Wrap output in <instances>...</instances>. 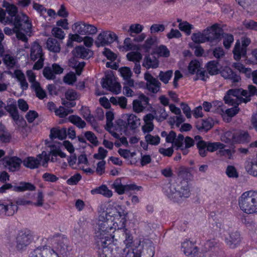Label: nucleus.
Listing matches in <instances>:
<instances>
[{"label": "nucleus", "mask_w": 257, "mask_h": 257, "mask_svg": "<svg viewBox=\"0 0 257 257\" xmlns=\"http://www.w3.org/2000/svg\"><path fill=\"white\" fill-rule=\"evenodd\" d=\"M164 192L170 199L179 201L182 198H188L190 195V186L187 181L169 183L164 188Z\"/></svg>", "instance_id": "f257e3e1"}, {"label": "nucleus", "mask_w": 257, "mask_h": 257, "mask_svg": "<svg viewBox=\"0 0 257 257\" xmlns=\"http://www.w3.org/2000/svg\"><path fill=\"white\" fill-rule=\"evenodd\" d=\"M238 204L244 213L250 214L257 212V192L250 190L243 193L238 198Z\"/></svg>", "instance_id": "f03ea898"}, {"label": "nucleus", "mask_w": 257, "mask_h": 257, "mask_svg": "<svg viewBox=\"0 0 257 257\" xmlns=\"http://www.w3.org/2000/svg\"><path fill=\"white\" fill-rule=\"evenodd\" d=\"M247 90L242 88L230 89L228 90L224 97L225 103L232 105H238L241 103H246L250 101L248 98H245Z\"/></svg>", "instance_id": "7ed1b4c3"}, {"label": "nucleus", "mask_w": 257, "mask_h": 257, "mask_svg": "<svg viewBox=\"0 0 257 257\" xmlns=\"http://www.w3.org/2000/svg\"><path fill=\"white\" fill-rule=\"evenodd\" d=\"M33 240L32 232L28 229H24L18 232L16 237V249L20 252L26 250Z\"/></svg>", "instance_id": "20e7f679"}, {"label": "nucleus", "mask_w": 257, "mask_h": 257, "mask_svg": "<svg viewBox=\"0 0 257 257\" xmlns=\"http://www.w3.org/2000/svg\"><path fill=\"white\" fill-rule=\"evenodd\" d=\"M42 161V165L44 167H47L48 162L49 161V156L45 151H43L41 154L37 156L36 158L28 157L23 161L24 166L31 169H34L39 167L40 162Z\"/></svg>", "instance_id": "39448f33"}, {"label": "nucleus", "mask_w": 257, "mask_h": 257, "mask_svg": "<svg viewBox=\"0 0 257 257\" xmlns=\"http://www.w3.org/2000/svg\"><path fill=\"white\" fill-rule=\"evenodd\" d=\"M30 58L33 61L38 59L33 66V69L39 70L43 67L44 60V54L42 47L36 42H34L31 46Z\"/></svg>", "instance_id": "423d86ee"}, {"label": "nucleus", "mask_w": 257, "mask_h": 257, "mask_svg": "<svg viewBox=\"0 0 257 257\" xmlns=\"http://www.w3.org/2000/svg\"><path fill=\"white\" fill-rule=\"evenodd\" d=\"M187 75H196L194 78L195 80L201 79L205 81L208 78L207 73L202 69L201 63L198 60L195 59L190 61L188 66Z\"/></svg>", "instance_id": "0eeeda50"}, {"label": "nucleus", "mask_w": 257, "mask_h": 257, "mask_svg": "<svg viewBox=\"0 0 257 257\" xmlns=\"http://www.w3.org/2000/svg\"><path fill=\"white\" fill-rule=\"evenodd\" d=\"M101 85L103 88L115 94H118L121 91L120 84L116 81L115 77L112 74L105 75V77L102 79Z\"/></svg>", "instance_id": "6e6552de"}, {"label": "nucleus", "mask_w": 257, "mask_h": 257, "mask_svg": "<svg viewBox=\"0 0 257 257\" xmlns=\"http://www.w3.org/2000/svg\"><path fill=\"white\" fill-rule=\"evenodd\" d=\"M72 29L74 32L80 35H94L96 33V27L92 25L86 23L83 21H79L74 23Z\"/></svg>", "instance_id": "1a4fd4ad"}, {"label": "nucleus", "mask_w": 257, "mask_h": 257, "mask_svg": "<svg viewBox=\"0 0 257 257\" xmlns=\"http://www.w3.org/2000/svg\"><path fill=\"white\" fill-rule=\"evenodd\" d=\"M222 31L223 30L219 27L217 24H215L211 27H207L204 30L207 42L213 43L220 41Z\"/></svg>", "instance_id": "9d476101"}, {"label": "nucleus", "mask_w": 257, "mask_h": 257, "mask_svg": "<svg viewBox=\"0 0 257 257\" xmlns=\"http://www.w3.org/2000/svg\"><path fill=\"white\" fill-rule=\"evenodd\" d=\"M117 36L113 32L105 31L100 33L95 42V44L97 47L104 46L110 44L116 40Z\"/></svg>", "instance_id": "9b49d317"}, {"label": "nucleus", "mask_w": 257, "mask_h": 257, "mask_svg": "<svg viewBox=\"0 0 257 257\" xmlns=\"http://www.w3.org/2000/svg\"><path fill=\"white\" fill-rule=\"evenodd\" d=\"M14 25L15 29H20L26 33L30 32L32 25L28 17L24 14H18L15 18Z\"/></svg>", "instance_id": "f8f14e48"}, {"label": "nucleus", "mask_w": 257, "mask_h": 257, "mask_svg": "<svg viewBox=\"0 0 257 257\" xmlns=\"http://www.w3.org/2000/svg\"><path fill=\"white\" fill-rule=\"evenodd\" d=\"M250 43V40L247 38H243L241 41V45L238 40L237 41L233 50L234 58L239 60L241 57H245L246 55V48Z\"/></svg>", "instance_id": "ddd939ff"}, {"label": "nucleus", "mask_w": 257, "mask_h": 257, "mask_svg": "<svg viewBox=\"0 0 257 257\" xmlns=\"http://www.w3.org/2000/svg\"><path fill=\"white\" fill-rule=\"evenodd\" d=\"M225 136L228 138V142L232 143H246L250 140V137L247 132H241L233 134L230 132H226Z\"/></svg>", "instance_id": "4468645a"}, {"label": "nucleus", "mask_w": 257, "mask_h": 257, "mask_svg": "<svg viewBox=\"0 0 257 257\" xmlns=\"http://www.w3.org/2000/svg\"><path fill=\"white\" fill-rule=\"evenodd\" d=\"M3 161L5 167L13 172L19 171L23 163L22 159L16 156H6L3 159Z\"/></svg>", "instance_id": "2eb2a0df"}, {"label": "nucleus", "mask_w": 257, "mask_h": 257, "mask_svg": "<svg viewBox=\"0 0 257 257\" xmlns=\"http://www.w3.org/2000/svg\"><path fill=\"white\" fill-rule=\"evenodd\" d=\"M112 187L119 195L124 194L130 190H139L142 187L138 186L135 184L123 185L121 183V179H116L112 184Z\"/></svg>", "instance_id": "dca6fc26"}, {"label": "nucleus", "mask_w": 257, "mask_h": 257, "mask_svg": "<svg viewBox=\"0 0 257 257\" xmlns=\"http://www.w3.org/2000/svg\"><path fill=\"white\" fill-rule=\"evenodd\" d=\"M29 257H59L53 249L38 247L32 250Z\"/></svg>", "instance_id": "f3484780"}, {"label": "nucleus", "mask_w": 257, "mask_h": 257, "mask_svg": "<svg viewBox=\"0 0 257 257\" xmlns=\"http://www.w3.org/2000/svg\"><path fill=\"white\" fill-rule=\"evenodd\" d=\"M144 78L147 81V87L150 91L154 93L159 91L161 84L157 79L154 78L149 72L145 73Z\"/></svg>", "instance_id": "a211bd4d"}, {"label": "nucleus", "mask_w": 257, "mask_h": 257, "mask_svg": "<svg viewBox=\"0 0 257 257\" xmlns=\"http://www.w3.org/2000/svg\"><path fill=\"white\" fill-rule=\"evenodd\" d=\"M184 254L188 257H198V248L189 240L184 241L182 244Z\"/></svg>", "instance_id": "6ab92c4d"}, {"label": "nucleus", "mask_w": 257, "mask_h": 257, "mask_svg": "<svg viewBox=\"0 0 257 257\" xmlns=\"http://www.w3.org/2000/svg\"><path fill=\"white\" fill-rule=\"evenodd\" d=\"M225 241L230 248H234L238 245L241 241L240 233L237 231H232L225 238Z\"/></svg>", "instance_id": "aec40b11"}, {"label": "nucleus", "mask_w": 257, "mask_h": 257, "mask_svg": "<svg viewBox=\"0 0 257 257\" xmlns=\"http://www.w3.org/2000/svg\"><path fill=\"white\" fill-rule=\"evenodd\" d=\"M159 60L154 55V53L146 55L143 60L142 65L147 69L157 68L159 66Z\"/></svg>", "instance_id": "412c9836"}, {"label": "nucleus", "mask_w": 257, "mask_h": 257, "mask_svg": "<svg viewBox=\"0 0 257 257\" xmlns=\"http://www.w3.org/2000/svg\"><path fill=\"white\" fill-rule=\"evenodd\" d=\"M220 74L224 79L230 80L232 83L238 82L241 80L240 76L233 72L229 67L224 68L220 72Z\"/></svg>", "instance_id": "4be33fe9"}, {"label": "nucleus", "mask_w": 257, "mask_h": 257, "mask_svg": "<svg viewBox=\"0 0 257 257\" xmlns=\"http://www.w3.org/2000/svg\"><path fill=\"white\" fill-rule=\"evenodd\" d=\"M2 6L3 8H6V11L11 17V18L7 17V21L9 22V23H12L13 22V17L15 18L18 15L17 7L15 5L11 4L6 1L3 2Z\"/></svg>", "instance_id": "5701e85b"}, {"label": "nucleus", "mask_w": 257, "mask_h": 257, "mask_svg": "<svg viewBox=\"0 0 257 257\" xmlns=\"http://www.w3.org/2000/svg\"><path fill=\"white\" fill-rule=\"evenodd\" d=\"M72 52L75 57L82 59H88L92 55V51L83 46L76 47Z\"/></svg>", "instance_id": "b1692460"}, {"label": "nucleus", "mask_w": 257, "mask_h": 257, "mask_svg": "<svg viewBox=\"0 0 257 257\" xmlns=\"http://www.w3.org/2000/svg\"><path fill=\"white\" fill-rule=\"evenodd\" d=\"M154 117L153 114L148 113L144 117L145 124L142 126V130L144 134H149L154 128V125L153 122Z\"/></svg>", "instance_id": "393cba45"}, {"label": "nucleus", "mask_w": 257, "mask_h": 257, "mask_svg": "<svg viewBox=\"0 0 257 257\" xmlns=\"http://www.w3.org/2000/svg\"><path fill=\"white\" fill-rule=\"evenodd\" d=\"M123 117L126 119L127 127L130 130L136 129L141 124L140 118L134 114H126Z\"/></svg>", "instance_id": "a878e982"}, {"label": "nucleus", "mask_w": 257, "mask_h": 257, "mask_svg": "<svg viewBox=\"0 0 257 257\" xmlns=\"http://www.w3.org/2000/svg\"><path fill=\"white\" fill-rule=\"evenodd\" d=\"M245 169L248 174L257 177V154L253 160H248L245 162Z\"/></svg>", "instance_id": "bb28decb"}, {"label": "nucleus", "mask_w": 257, "mask_h": 257, "mask_svg": "<svg viewBox=\"0 0 257 257\" xmlns=\"http://www.w3.org/2000/svg\"><path fill=\"white\" fill-rule=\"evenodd\" d=\"M213 126V120L211 118L202 119L198 121L196 124V127L200 131L207 132Z\"/></svg>", "instance_id": "cd10ccee"}, {"label": "nucleus", "mask_w": 257, "mask_h": 257, "mask_svg": "<svg viewBox=\"0 0 257 257\" xmlns=\"http://www.w3.org/2000/svg\"><path fill=\"white\" fill-rule=\"evenodd\" d=\"M177 175L178 178L182 180L181 181H187V182H188V181L191 180L193 178V176L190 170L188 168L183 167H180L178 169Z\"/></svg>", "instance_id": "c85d7f7f"}, {"label": "nucleus", "mask_w": 257, "mask_h": 257, "mask_svg": "<svg viewBox=\"0 0 257 257\" xmlns=\"http://www.w3.org/2000/svg\"><path fill=\"white\" fill-rule=\"evenodd\" d=\"M67 137V130L66 128L58 129L52 128L50 131V138L51 139L58 138L59 140H63Z\"/></svg>", "instance_id": "c756f323"}, {"label": "nucleus", "mask_w": 257, "mask_h": 257, "mask_svg": "<svg viewBox=\"0 0 257 257\" xmlns=\"http://www.w3.org/2000/svg\"><path fill=\"white\" fill-rule=\"evenodd\" d=\"M46 47L50 51L54 53H58L61 49L60 44L58 41L53 38L48 39L46 42Z\"/></svg>", "instance_id": "7c9ffc66"}, {"label": "nucleus", "mask_w": 257, "mask_h": 257, "mask_svg": "<svg viewBox=\"0 0 257 257\" xmlns=\"http://www.w3.org/2000/svg\"><path fill=\"white\" fill-rule=\"evenodd\" d=\"M92 194H100L105 197L109 198L112 196V192L109 190L106 185H102L101 186L93 189L91 191Z\"/></svg>", "instance_id": "2f4dec72"}, {"label": "nucleus", "mask_w": 257, "mask_h": 257, "mask_svg": "<svg viewBox=\"0 0 257 257\" xmlns=\"http://www.w3.org/2000/svg\"><path fill=\"white\" fill-rule=\"evenodd\" d=\"M168 115L166 111V110L163 107H159L154 112V114H153L154 119H156L158 121H162L165 120Z\"/></svg>", "instance_id": "473e14b6"}, {"label": "nucleus", "mask_w": 257, "mask_h": 257, "mask_svg": "<svg viewBox=\"0 0 257 257\" xmlns=\"http://www.w3.org/2000/svg\"><path fill=\"white\" fill-rule=\"evenodd\" d=\"M6 110L9 112L15 121H17L19 119L18 110L16 104H10L5 107Z\"/></svg>", "instance_id": "72a5a7b5"}, {"label": "nucleus", "mask_w": 257, "mask_h": 257, "mask_svg": "<svg viewBox=\"0 0 257 257\" xmlns=\"http://www.w3.org/2000/svg\"><path fill=\"white\" fill-rule=\"evenodd\" d=\"M144 29V26L140 24H132L127 30L131 37H135L136 35L141 33Z\"/></svg>", "instance_id": "f704fd0d"}, {"label": "nucleus", "mask_w": 257, "mask_h": 257, "mask_svg": "<svg viewBox=\"0 0 257 257\" xmlns=\"http://www.w3.org/2000/svg\"><path fill=\"white\" fill-rule=\"evenodd\" d=\"M36 187L32 184L29 182H22L20 186L15 187L14 190L16 191H24L26 190L34 191L35 190Z\"/></svg>", "instance_id": "c9c22d12"}, {"label": "nucleus", "mask_w": 257, "mask_h": 257, "mask_svg": "<svg viewBox=\"0 0 257 257\" xmlns=\"http://www.w3.org/2000/svg\"><path fill=\"white\" fill-rule=\"evenodd\" d=\"M192 41L196 43L200 44L207 42L204 30L202 32L193 33L191 36Z\"/></svg>", "instance_id": "e433bc0d"}, {"label": "nucleus", "mask_w": 257, "mask_h": 257, "mask_svg": "<svg viewBox=\"0 0 257 257\" xmlns=\"http://www.w3.org/2000/svg\"><path fill=\"white\" fill-rule=\"evenodd\" d=\"M218 63L214 60L211 61L207 64V70L210 75H213L218 73Z\"/></svg>", "instance_id": "4c0bfd02"}, {"label": "nucleus", "mask_w": 257, "mask_h": 257, "mask_svg": "<svg viewBox=\"0 0 257 257\" xmlns=\"http://www.w3.org/2000/svg\"><path fill=\"white\" fill-rule=\"evenodd\" d=\"M69 121L79 128H84L86 125L85 122L77 115H72L69 117Z\"/></svg>", "instance_id": "58836bf2"}, {"label": "nucleus", "mask_w": 257, "mask_h": 257, "mask_svg": "<svg viewBox=\"0 0 257 257\" xmlns=\"http://www.w3.org/2000/svg\"><path fill=\"white\" fill-rule=\"evenodd\" d=\"M146 142L148 144L157 146L160 143V138L159 136H153L150 134H147L145 137Z\"/></svg>", "instance_id": "ea45409f"}, {"label": "nucleus", "mask_w": 257, "mask_h": 257, "mask_svg": "<svg viewBox=\"0 0 257 257\" xmlns=\"http://www.w3.org/2000/svg\"><path fill=\"white\" fill-rule=\"evenodd\" d=\"M32 87L35 91L36 96L39 99H42L46 96L45 91L40 86L39 82L35 83L33 85H32Z\"/></svg>", "instance_id": "a19ab883"}, {"label": "nucleus", "mask_w": 257, "mask_h": 257, "mask_svg": "<svg viewBox=\"0 0 257 257\" xmlns=\"http://www.w3.org/2000/svg\"><path fill=\"white\" fill-rule=\"evenodd\" d=\"M50 158V156L56 157L57 156H60L62 158H64L66 157V155L62 152L61 150L55 146H50V150L49 153H47Z\"/></svg>", "instance_id": "79ce46f5"}, {"label": "nucleus", "mask_w": 257, "mask_h": 257, "mask_svg": "<svg viewBox=\"0 0 257 257\" xmlns=\"http://www.w3.org/2000/svg\"><path fill=\"white\" fill-rule=\"evenodd\" d=\"M232 66L240 72L244 73L247 77H250L251 74L250 68H245L242 64L239 62L234 63L232 64Z\"/></svg>", "instance_id": "37998d69"}, {"label": "nucleus", "mask_w": 257, "mask_h": 257, "mask_svg": "<svg viewBox=\"0 0 257 257\" xmlns=\"http://www.w3.org/2000/svg\"><path fill=\"white\" fill-rule=\"evenodd\" d=\"M207 151L211 152H214L220 149H223L224 145L219 142L210 143L206 142Z\"/></svg>", "instance_id": "c03bdc74"}, {"label": "nucleus", "mask_w": 257, "mask_h": 257, "mask_svg": "<svg viewBox=\"0 0 257 257\" xmlns=\"http://www.w3.org/2000/svg\"><path fill=\"white\" fill-rule=\"evenodd\" d=\"M221 37L223 38V44L226 49H229L234 41L233 36L231 34L224 33L222 32Z\"/></svg>", "instance_id": "a18cd8bd"}, {"label": "nucleus", "mask_w": 257, "mask_h": 257, "mask_svg": "<svg viewBox=\"0 0 257 257\" xmlns=\"http://www.w3.org/2000/svg\"><path fill=\"white\" fill-rule=\"evenodd\" d=\"M178 27L181 31L184 32L187 35H190L191 33V30L193 29V26L187 21H183V23L179 24Z\"/></svg>", "instance_id": "49530a36"}, {"label": "nucleus", "mask_w": 257, "mask_h": 257, "mask_svg": "<svg viewBox=\"0 0 257 257\" xmlns=\"http://www.w3.org/2000/svg\"><path fill=\"white\" fill-rule=\"evenodd\" d=\"M11 136L10 134L5 130L4 126H0V141L3 143H8L10 141Z\"/></svg>", "instance_id": "de8ad7c7"}, {"label": "nucleus", "mask_w": 257, "mask_h": 257, "mask_svg": "<svg viewBox=\"0 0 257 257\" xmlns=\"http://www.w3.org/2000/svg\"><path fill=\"white\" fill-rule=\"evenodd\" d=\"M126 57L129 61H133L135 63L140 62L142 55L138 52H131L127 54Z\"/></svg>", "instance_id": "09e8293b"}, {"label": "nucleus", "mask_w": 257, "mask_h": 257, "mask_svg": "<svg viewBox=\"0 0 257 257\" xmlns=\"http://www.w3.org/2000/svg\"><path fill=\"white\" fill-rule=\"evenodd\" d=\"M73 112L72 109L65 108L63 106H60L55 110L56 115L62 118L66 117L68 114L72 113Z\"/></svg>", "instance_id": "8fccbe9b"}, {"label": "nucleus", "mask_w": 257, "mask_h": 257, "mask_svg": "<svg viewBox=\"0 0 257 257\" xmlns=\"http://www.w3.org/2000/svg\"><path fill=\"white\" fill-rule=\"evenodd\" d=\"M173 74L172 70H168L165 72L160 71L159 77L161 81L164 82L165 84L168 83L169 80L171 78Z\"/></svg>", "instance_id": "3c124183"}, {"label": "nucleus", "mask_w": 257, "mask_h": 257, "mask_svg": "<svg viewBox=\"0 0 257 257\" xmlns=\"http://www.w3.org/2000/svg\"><path fill=\"white\" fill-rule=\"evenodd\" d=\"M123 235L125 237L124 243L126 245V247H130L133 242V237L131 234L130 231L126 228H123Z\"/></svg>", "instance_id": "603ef678"}, {"label": "nucleus", "mask_w": 257, "mask_h": 257, "mask_svg": "<svg viewBox=\"0 0 257 257\" xmlns=\"http://www.w3.org/2000/svg\"><path fill=\"white\" fill-rule=\"evenodd\" d=\"M156 42L157 38L156 37H150L146 40L142 47L145 49L146 52H149L151 47L156 44Z\"/></svg>", "instance_id": "864d4df0"}, {"label": "nucleus", "mask_w": 257, "mask_h": 257, "mask_svg": "<svg viewBox=\"0 0 257 257\" xmlns=\"http://www.w3.org/2000/svg\"><path fill=\"white\" fill-rule=\"evenodd\" d=\"M18 206L17 204L12 203L6 205V211L5 215L7 216H12L17 211Z\"/></svg>", "instance_id": "5fc2aeb1"}, {"label": "nucleus", "mask_w": 257, "mask_h": 257, "mask_svg": "<svg viewBox=\"0 0 257 257\" xmlns=\"http://www.w3.org/2000/svg\"><path fill=\"white\" fill-rule=\"evenodd\" d=\"M196 145L199 150L200 155L203 157L206 156L207 152L206 142L200 141L197 142Z\"/></svg>", "instance_id": "6e6d98bb"}, {"label": "nucleus", "mask_w": 257, "mask_h": 257, "mask_svg": "<svg viewBox=\"0 0 257 257\" xmlns=\"http://www.w3.org/2000/svg\"><path fill=\"white\" fill-rule=\"evenodd\" d=\"M225 173L229 178H237L238 174L236 168L233 166H228L226 168Z\"/></svg>", "instance_id": "4d7b16f0"}, {"label": "nucleus", "mask_w": 257, "mask_h": 257, "mask_svg": "<svg viewBox=\"0 0 257 257\" xmlns=\"http://www.w3.org/2000/svg\"><path fill=\"white\" fill-rule=\"evenodd\" d=\"M84 136L86 139L91 143L95 146L98 145L97 138L93 133L90 131H87L84 134Z\"/></svg>", "instance_id": "13d9d810"}, {"label": "nucleus", "mask_w": 257, "mask_h": 257, "mask_svg": "<svg viewBox=\"0 0 257 257\" xmlns=\"http://www.w3.org/2000/svg\"><path fill=\"white\" fill-rule=\"evenodd\" d=\"M235 152L234 150L230 149H220L218 152L217 154L220 157H225L228 159L232 158V154Z\"/></svg>", "instance_id": "bf43d9fd"}, {"label": "nucleus", "mask_w": 257, "mask_h": 257, "mask_svg": "<svg viewBox=\"0 0 257 257\" xmlns=\"http://www.w3.org/2000/svg\"><path fill=\"white\" fill-rule=\"evenodd\" d=\"M156 53L160 56L168 57L170 55V51L166 46L161 45L156 50Z\"/></svg>", "instance_id": "052dcab7"}, {"label": "nucleus", "mask_w": 257, "mask_h": 257, "mask_svg": "<svg viewBox=\"0 0 257 257\" xmlns=\"http://www.w3.org/2000/svg\"><path fill=\"white\" fill-rule=\"evenodd\" d=\"M3 56L5 64L8 67L11 68L13 67L15 65V60L14 58L9 54H6Z\"/></svg>", "instance_id": "680f3d73"}, {"label": "nucleus", "mask_w": 257, "mask_h": 257, "mask_svg": "<svg viewBox=\"0 0 257 257\" xmlns=\"http://www.w3.org/2000/svg\"><path fill=\"white\" fill-rule=\"evenodd\" d=\"M52 33L55 37L59 39H63L65 37L64 32L60 28L58 27L54 28L52 30Z\"/></svg>", "instance_id": "e2e57ef3"}, {"label": "nucleus", "mask_w": 257, "mask_h": 257, "mask_svg": "<svg viewBox=\"0 0 257 257\" xmlns=\"http://www.w3.org/2000/svg\"><path fill=\"white\" fill-rule=\"evenodd\" d=\"M43 75L44 77L47 79H54L55 75L51 67H45L43 70Z\"/></svg>", "instance_id": "0e129e2a"}, {"label": "nucleus", "mask_w": 257, "mask_h": 257, "mask_svg": "<svg viewBox=\"0 0 257 257\" xmlns=\"http://www.w3.org/2000/svg\"><path fill=\"white\" fill-rule=\"evenodd\" d=\"M78 94L73 89H69L65 92V97L67 100H75L78 98Z\"/></svg>", "instance_id": "69168bd1"}, {"label": "nucleus", "mask_w": 257, "mask_h": 257, "mask_svg": "<svg viewBox=\"0 0 257 257\" xmlns=\"http://www.w3.org/2000/svg\"><path fill=\"white\" fill-rule=\"evenodd\" d=\"M119 72L124 79L130 78L132 75L131 69L126 67L120 68Z\"/></svg>", "instance_id": "338daca9"}, {"label": "nucleus", "mask_w": 257, "mask_h": 257, "mask_svg": "<svg viewBox=\"0 0 257 257\" xmlns=\"http://www.w3.org/2000/svg\"><path fill=\"white\" fill-rule=\"evenodd\" d=\"M243 24L246 29L257 31V22L253 20H245Z\"/></svg>", "instance_id": "774afa93"}]
</instances>
